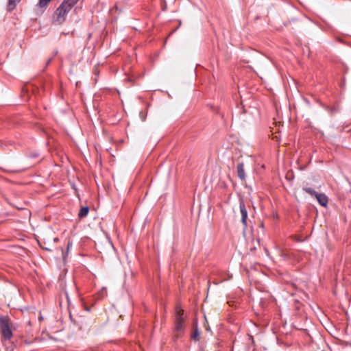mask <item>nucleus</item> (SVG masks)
I'll use <instances>...</instances> for the list:
<instances>
[{
	"label": "nucleus",
	"instance_id": "obj_15",
	"mask_svg": "<svg viewBox=\"0 0 351 351\" xmlns=\"http://www.w3.org/2000/svg\"><path fill=\"white\" fill-rule=\"evenodd\" d=\"M94 81H95V83H96L97 82V79L96 78L94 79Z\"/></svg>",
	"mask_w": 351,
	"mask_h": 351
},
{
	"label": "nucleus",
	"instance_id": "obj_1",
	"mask_svg": "<svg viewBox=\"0 0 351 351\" xmlns=\"http://www.w3.org/2000/svg\"><path fill=\"white\" fill-rule=\"evenodd\" d=\"M78 0H64L53 14V23L60 25L64 22L66 16Z\"/></svg>",
	"mask_w": 351,
	"mask_h": 351
},
{
	"label": "nucleus",
	"instance_id": "obj_7",
	"mask_svg": "<svg viewBox=\"0 0 351 351\" xmlns=\"http://www.w3.org/2000/svg\"><path fill=\"white\" fill-rule=\"evenodd\" d=\"M21 0H8V9L10 10V11H12L13 10L18 3L20 2Z\"/></svg>",
	"mask_w": 351,
	"mask_h": 351
},
{
	"label": "nucleus",
	"instance_id": "obj_11",
	"mask_svg": "<svg viewBox=\"0 0 351 351\" xmlns=\"http://www.w3.org/2000/svg\"><path fill=\"white\" fill-rule=\"evenodd\" d=\"M107 291L106 289L104 287H102L98 292H97V298H101L104 297L106 295Z\"/></svg>",
	"mask_w": 351,
	"mask_h": 351
},
{
	"label": "nucleus",
	"instance_id": "obj_10",
	"mask_svg": "<svg viewBox=\"0 0 351 351\" xmlns=\"http://www.w3.org/2000/svg\"><path fill=\"white\" fill-rule=\"evenodd\" d=\"M303 190L306 191L307 193L310 194L311 195L314 196L315 197L317 196L318 193L311 188H304Z\"/></svg>",
	"mask_w": 351,
	"mask_h": 351
},
{
	"label": "nucleus",
	"instance_id": "obj_3",
	"mask_svg": "<svg viewBox=\"0 0 351 351\" xmlns=\"http://www.w3.org/2000/svg\"><path fill=\"white\" fill-rule=\"evenodd\" d=\"M184 310L180 306L176 307V313L175 317V332L180 335L184 332Z\"/></svg>",
	"mask_w": 351,
	"mask_h": 351
},
{
	"label": "nucleus",
	"instance_id": "obj_13",
	"mask_svg": "<svg viewBox=\"0 0 351 351\" xmlns=\"http://www.w3.org/2000/svg\"><path fill=\"white\" fill-rule=\"evenodd\" d=\"M99 71L97 68L94 69L93 70V74L95 75L96 77H97L99 75Z\"/></svg>",
	"mask_w": 351,
	"mask_h": 351
},
{
	"label": "nucleus",
	"instance_id": "obj_16",
	"mask_svg": "<svg viewBox=\"0 0 351 351\" xmlns=\"http://www.w3.org/2000/svg\"><path fill=\"white\" fill-rule=\"evenodd\" d=\"M1 145V143H0V145Z\"/></svg>",
	"mask_w": 351,
	"mask_h": 351
},
{
	"label": "nucleus",
	"instance_id": "obj_4",
	"mask_svg": "<svg viewBox=\"0 0 351 351\" xmlns=\"http://www.w3.org/2000/svg\"><path fill=\"white\" fill-rule=\"evenodd\" d=\"M239 208L241 215V222L245 227L247 226V210L243 200L240 202Z\"/></svg>",
	"mask_w": 351,
	"mask_h": 351
},
{
	"label": "nucleus",
	"instance_id": "obj_8",
	"mask_svg": "<svg viewBox=\"0 0 351 351\" xmlns=\"http://www.w3.org/2000/svg\"><path fill=\"white\" fill-rule=\"evenodd\" d=\"M88 215V206L82 208L78 213L80 218H82Z\"/></svg>",
	"mask_w": 351,
	"mask_h": 351
},
{
	"label": "nucleus",
	"instance_id": "obj_5",
	"mask_svg": "<svg viewBox=\"0 0 351 351\" xmlns=\"http://www.w3.org/2000/svg\"><path fill=\"white\" fill-rule=\"evenodd\" d=\"M315 198L321 206L324 207L327 206L328 197L325 194L318 193Z\"/></svg>",
	"mask_w": 351,
	"mask_h": 351
},
{
	"label": "nucleus",
	"instance_id": "obj_6",
	"mask_svg": "<svg viewBox=\"0 0 351 351\" xmlns=\"http://www.w3.org/2000/svg\"><path fill=\"white\" fill-rule=\"evenodd\" d=\"M237 175L239 178L243 180L245 178V173L244 170V165L243 162L239 163L237 167Z\"/></svg>",
	"mask_w": 351,
	"mask_h": 351
},
{
	"label": "nucleus",
	"instance_id": "obj_9",
	"mask_svg": "<svg viewBox=\"0 0 351 351\" xmlns=\"http://www.w3.org/2000/svg\"><path fill=\"white\" fill-rule=\"evenodd\" d=\"M51 0H39L38 5L40 8H46Z\"/></svg>",
	"mask_w": 351,
	"mask_h": 351
},
{
	"label": "nucleus",
	"instance_id": "obj_12",
	"mask_svg": "<svg viewBox=\"0 0 351 351\" xmlns=\"http://www.w3.org/2000/svg\"><path fill=\"white\" fill-rule=\"evenodd\" d=\"M192 338L195 341H198L199 339V333L197 330H195L194 332L192 335Z\"/></svg>",
	"mask_w": 351,
	"mask_h": 351
},
{
	"label": "nucleus",
	"instance_id": "obj_14",
	"mask_svg": "<svg viewBox=\"0 0 351 351\" xmlns=\"http://www.w3.org/2000/svg\"><path fill=\"white\" fill-rule=\"evenodd\" d=\"M84 308L86 311H88V307H86V306H84Z\"/></svg>",
	"mask_w": 351,
	"mask_h": 351
},
{
	"label": "nucleus",
	"instance_id": "obj_2",
	"mask_svg": "<svg viewBox=\"0 0 351 351\" xmlns=\"http://www.w3.org/2000/svg\"><path fill=\"white\" fill-rule=\"evenodd\" d=\"M15 330L14 324L8 315H0V335L2 342L10 341Z\"/></svg>",
	"mask_w": 351,
	"mask_h": 351
}]
</instances>
